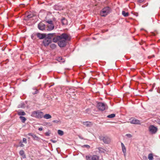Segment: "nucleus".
Returning <instances> with one entry per match:
<instances>
[{"mask_svg": "<svg viewBox=\"0 0 160 160\" xmlns=\"http://www.w3.org/2000/svg\"><path fill=\"white\" fill-rule=\"evenodd\" d=\"M45 27V25L42 22H40L38 25V28L41 30L43 31L44 30Z\"/></svg>", "mask_w": 160, "mask_h": 160, "instance_id": "obj_10", "label": "nucleus"}, {"mask_svg": "<svg viewBox=\"0 0 160 160\" xmlns=\"http://www.w3.org/2000/svg\"><path fill=\"white\" fill-rule=\"evenodd\" d=\"M115 116V114L113 113L107 116V117L109 118H114Z\"/></svg>", "mask_w": 160, "mask_h": 160, "instance_id": "obj_24", "label": "nucleus"}, {"mask_svg": "<svg viewBox=\"0 0 160 160\" xmlns=\"http://www.w3.org/2000/svg\"><path fill=\"white\" fill-rule=\"evenodd\" d=\"M111 11V8L109 7H106L103 8L100 12L101 16L105 17L109 14Z\"/></svg>", "mask_w": 160, "mask_h": 160, "instance_id": "obj_2", "label": "nucleus"}, {"mask_svg": "<svg viewBox=\"0 0 160 160\" xmlns=\"http://www.w3.org/2000/svg\"><path fill=\"white\" fill-rule=\"evenodd\" d=\"M37 37L40 39H44L46 37V35L44 34H42L40 33H38L37 34Z\"/></svg>", "mask_w": 160, "mask_h": 160, "instance_id": "obj_11", "label": "nucleus"}, {"mask_svg": "<svg viewBox=\"0 0 160 160\" xmlns=\"http://www.w3.org/2000/svg\"><path fill=\"white\" fill-rule=\"evenodd\" d=\"M34 90H35V91L34 92H32V94H37L38 93V91L37 89H34Z\"/></svg>", "mask_w": 160, "mask_h": 160, "instance_id": "obj_29", "label": "nucleus"}, {"mask_svg": "<svg viewBox=\"0 0 160 160\" xmlns=\"http://www.w3.org/2000/svg\"><path fill=\"white\" fill-rule=\"evenodd\" d=\"M149 130L152 134H155L157 131L158 128L153 125H151L149 127Z\"/></svg>", "mask_w": 160, "mask_h": 160, "instance_id": "obj_7", "label": "nucleus"}, {"mask_svg": "<svg viewBox=\"0 0 160 160\" xmlns=\"http://www.w3.org/2000/svg\"><path fill=\"white\" fill-rule=\"evenodd\" d=\"M50 131H49L48 132H46L45 133V135L46 136H49L50 135Z\"/></svg>", "mask_w": 160, "mask_h": 160, "instance_id": "obj_28", "label": "nucleus"}, {"mask_svg": "<svg viewBox=\"0 0 160 160\" xmlns=\"http://www.w3.org/2000/svg\"><path fill=\"white\" fill-rule=\"evenodd\" d=\"M148 158L149 160H153V155L152 153L149 154L148 155Z\"/></svg>", "mask_w": 160, "mask_h": 160, "instance_id": "obj_20", "label": "nucleus"}, {"mask_svg": "<svg viewBox=\"0 0 160 160\" xmlns=\"http://www.w3.org/2000/svg\"><path fill=\"white\" fill-rule=\"evenodd\" d=\"M142 158L143 160H147V158L146 156H143Z\"/></svg>", "mask_w": 160, "mask_h": 160, "instance_id": "obj_36", "label": "nucleus"}, {"mask_svg": "<svg viewBox=\"0 0 160 160\" xmlns=\"http://www.w3.org/2000/svg\"><path fill=\"white\" fill-rule=\"evenodd\" d=\"M144 0H138V2L141 3L143 2Z\"/></svg>", "mask_w": 160, "mask_h": 160, "instance_id": "obj_38", "label": "nucleus"}, {"mask_svg": "<svg viewBox=\"0 0 160 160\" xmlns=\"http://www.w3.org/2000/svg\"><path fill=\"white\" fill-rule=\"evenodd\" d=\"M20 154L22 156L23 158L25 157V155L24 154V151L23 150H21L19 152Z\"/></svg>", "mask_w": 160, "mask_h": 160, "instance_id": "obj_19", "label": "nucleus"}, {"mask_svg": "<svg viewBox=\"0 0 160 160\" xmlns=\"http://www.w3.org/2000/svg\"><path fill=\"white\" fill-rule=\"evenodd\" d=\"M38 130L40 131H41L42 130V128H38Z\"/></svg>", "mask_w": 160, "mask_h": 160, "instance_id": "obj_44", "label": "nucleus"}, {"mask_svg": "<svg viewBox=\"0 0 160 160\" xmlns=\"http://www.w3.org/2000/svg\"><path fill=\"white\" fill-rule=\"evenodd\" d=\"M126 136H127L128 138H131L132 137V135L130 134H127L126 135Z\"/></svg>", "mask_w": 160, "mask_h": 160, "instance_id": "obj_30", "label": "nucleus"}, {"mask_svg": "<svg viewBox=\"0 0 160 160\" xmlns=\"http://www.w3.org/2000/svg\"><path fill=\"white\" fill-rule=\"evenodd\" d=\"M47 27V30L50 31L54 29V26L53 24H49L48 25Z\"/></svg>", "mask_w": 160, "mask_h": 160, "instance_id": "obj_12", "label": "nucleus"}, {"mask_svg": "<svg viewBox=\"0 0 160 160\" xmlns=\"http://www.w3.org/2000/svg\"><path fill=\"white\" fill-rule=\"evenodd\" d=\"M83 148H90V146L88 145H84L82 146Z\"/></svg>", "mask_w": 160, "mask_h": 160, "instance_id": "obj_27", "label": "nucleus"}, {"mask_svg": "<svg viewBox=\"0 0 160 160\" xmlns=\"http://www.w3.org/2000/svg\"><path fill=\"white\" fill-rule=\"evenodd\" d=\"M56 45L54 43H51L50 45V47L52 49H55L56 47Z\"/></svg>", "mask_w": 160, "mask_h": 160, "instance_id": "obj_18", "label": "nucleus"}, {"mask_svg": "<svg viewBox=\"0 0 160 160\" xmlns=\"http://www.w3.org/2000/svg\"><path fill=\"white\" fill-rule=\"evenodd\" d=\"M55 33H49L48 35V37L47 38H49L51 39V38L55 36Z\"/></svg>", "mask_w": 160, "mask_h": 160, "instance_id": "obj_21", "label": "nucleus"}, {"mask_svg": "<svg viewBox=\"0 0 160 160\" xmlns=\"http://www.w3.org/2000/svg\"><path fill=\"white\" fill-rule=\"evenodd\" d=\"M52 42L51 39L49 38H45L44 39L43 41V45L45 47L48 46Z\"/></svg>", "mask_w": 160, "mask_h": 160, "instance_id": "obj_8", "label": "nucleus"}, {"mask_svg": "<svg viewBox=\"0 0 160 160\" xmlns=\"http://www.w3.org/2000/svg\"><path fill=\"white\" fill-rule=\"evenodd\" d=\"M32 137L34 138H37V137L36 136V135L34 134H33Z\"/></svg>", "mask_w": 160, "mask_h": 160, "instance_id": "obj_39", "label": "nucleus"}, {"mask_svg": "<svg viewBox=\"0 0 160 160\" xmlns=\"http://www.w3.org/2000/svg\"><path fill=\"white\" fill-rule=\"evenodd\" d=\"M122 15L124 17H127L129 15L128 12H126L125 11H122Z\"/></svg>", "mask_w": 160, "mask_h": 160, "instance_id": "obj_22", "label": "nucleus"}, {"mask_svg": "<svg viewBox=\"0 0 160 160\" xmlns=\"http://www.w3.org/2000/svg\"><path fill=\"white\" fill-rule=\"evenodd\" d=\"M47 22L48 23V24H52V21L51 20L48 21H47Z\"/></svg>", "mask_w": 160, "mask_h": 160, "instance_id": "obj_35", "label": "nucleus"}, {"mask_svg": "<svg viewBox=\"0 0 160 160\" xmlns=\"http://www.w3.org/2000/svg\"><path fill=\"white\" fill-rule=\"evenodd\" d=\"M62 24L64 25H66L67 23V21L64 18H63L62 19Z\"/></svg>", "mask_w": 160, "mask_h": 160, "instance_id": "obj_16", "label": "nucleus"}, {"mask_svg": "<svg viewBox=\"0 0 160 160\" xmlns=\"http://www.w3.org/2000/svg\"><path fill=\"white\" fill-rule=\"evenodd\" d=\"M23 142L25 144H26L27 143V139L25 138H23Z\"/></svg>", "mask_w": 160, "mask_h": 160, "instance_id": "obj_32", "label": "nucleus"}, {"mask_svg": "<svg viewBox=\"0 0 160 160\" xmlns=\"http://www.w3.org/2000/svg\"><path fill=\"white\" fill-rule=\"evenodd\" d=\"M19 118L22 122L23 123H24L25 122V121L26 120V118L24 117L20 116L19 117Z\"/></svg>", "mask_w": 160, "mask_h": 160, "instance_id": "obj_17", "label": "nucleus"}, {"mask_svg": "<svg viewBox=\"0 0 160 160\" xmlns=\"http://www.w3.org/2000/svg\"><path fill=\"white\" fill-rule=\"evenodd\" d=\"M97 107L100 111H103L107 108V105L102 102H98L97 105Z\"/></svg>", "mask_w": 160, "mask_h": 160, "instance_id": "obj_4", "label": "nucleus"}, {"mask_svg": "<svg viewBox=\"0 0 160 160\" xmlns=\"http://www.w3.org/2000/svg\"><path fill=\"white\" fill-rule=\"evenodd\" d=\"M62 58L61 57H59L58 59V60L59 62H62Z\"/></svg>", "mask_w": 160, "mask_h": 160, "instance_id": "obj_31", "label": "nucleus"}, {"mask_svg": "<svg viewBox=\"0 0 160 160\" xmlns=\"http://www.w3.org/2000/svg\"><path fill=\"white\" fill-rule=\"evenodd\" d=\"M71 39V38L69 35L64 33L53 38L52 41L54 42H58V45L60 47L62 48L66 46L67 41H70Z\"/></svg>", "mask_w": 160, "mask_h": 160, "instance_id": "obj_1", "label": "nucleus"}, {"mask_svg": "<svg viewBox=\"0 0 160 160\" xmlns=\"http://www.w3.org/2000/svg\"><path fill=\"white\" fill-rule=\"evenodd\" d=\"M58 7V6H57V5H56V6H55V8L56 9H57V10H58V9L57 8V7Z\"/></svg>", "mask_w": 160, "mask_h": 160, "instance_id": "obj_45", "label": "nucleus"}, {"mask_svg": "<svg viewBox=\"0 0 160 160\" xmlns=\"http://www.w3.org/2000/svg\"><path fill=\"white\" fill-rule=\"evenodd\" d=\"M33 16V14H29L27 16V17L28 18H31Z\"/></svg>", "mask_w": 160, "mask_h": 160, "instance_id": "obj_26", "label": "nucleus"}, {"mask_svg": "<svg viewBox=\"0 0 160 160\" xmlns=\"http://www.w3.org/2000/svg\"><path fill=\"white\" fill-rule=\"evenodd\" d=\"M79 138H81V139H83V138H82V137H80V136H79Z\"/></svg>", "mask_w": 160, "mask_h": 160, "instance_id": "obj_47", "label": "nucleus"}, {"mask_svg": "<svg viewBox=\"0 0 160 160\" xmlns=\"http://www.w3.org/2000/svg\"><path fill=\"white\" fill-rule=\"evenodd\" d=\"M43 117L46 119H48L51 118H52V117L49 114H46L44 115H43Z\"/></svg>", "mask_w": 160, "mask_h": 160, "instance_id": "obj_15", "label": "nucleus"}, {"mask_svg": "<svg viewBox=\"0 0 160 160\" xmlns=\"http://www.w3.org/2000/svg\"><path fill=\"white\" fill-rule=\"evenodd\" d=\"M83 124L87 127H90L92 125V123L91 122L86 121L83 122Z\"/></svg>", "mask_w": 160, "mask_h": 160, "instance_id": "obj_13", "label": "nucleus"}, {"mask_svg": "<svg viewBox=\"0 0 160 160\" xmlns=\"http://www.w3.org/2000/svg\"><path fill=\"white\" fill-rule=\"evenodd\" d=\"M59 122H60L59 120H54L52 121V122L55 123H58Z\"/></svg>", "mask_w": 160, "mask_h": 160, "instance_id": "obj_33", "label": "nucleus"}, {"mask_svg": "<svg viewBox=\"0 0 160 160\" xmlns=\"http://www.w3.org/2000/svg\"><path fill=\"white\" fill-rule=\"evenodd\" d=\"M99 151H100V152H104V151H102L101 150V149H102V150H103V149H102L101 148H99Z\"/></svg>", "mask_w": 160, "mask_h": 160, "instance_id": "obj_37", "label": "nucleus"}, {"mask_svg": "<svg viewBox=\"0 0 160 160\" xmlns=\"http://www.w3.org/2000/svg\"><path fill=\"white\" fill-rule=\"evenodd\" d=\"M21 143H22V142L21 141H20V142H19V144H21Z\"/></svg>", "mask_w": 160, "mask_h": 160, "instance_id": "obj_46", "label": "nucleus"}, {"mask_svg": "<svg viewBox=\"0 0 160 160\" xmlns=\"http://www.w3.org/2000/svg\"><path fill=\"white\" fill-rule=\"evenodd\" d=\"M43 112L39 111H34L32 112L31 116L38 118H41L43 116Z\"/></svg>", "mask_w": 160, "mask_h": 160, "instance_id": "obj_3", "label": "nucleus"}, {"mask_svg": "<svg viewBox=\"0 0 160 160\" xmlns=\"http://www.w3.org/2000/svg\"><path fill=\"white\" fill-rule=\"evenodd\" d=\"M17 114L19 116H25L26 114L25 112L22 110H18L17 111Z\"/></svg>", "mask_w": 160, "mask_h": 160, "instance_id": "obj_14", "label": "nucleus"}, {"mask_svg": "<svg viewBox=\"0 0 160 160\" xmlns=\"http://www.w3.org/2000/svg\"><path fill=\"white\" fill-rule=\"evenodd\" d=\"M156 121L157 123L160 125V119L158 118Z\"/></svg>", "mask_w": 160, "mask_h": 160, "instance_id": "obj_34", "label": "nucleus"}, {"mask_svg": "<svg viewBox=\"0 0 160 160\" xmlns=\"http://www.w3.org/2000/svg\"><path fill=\"white\" fill-rule=\"evenodd\" d=\"M130 122L131 123L140 124H141L140 121L138 119L134 118H132L130 119Z\"/></svg>", "mask_w": 160, "mask_h": 160, "instance_id": "obj_9", "label": "nucleus"}, {"mask_svg": "<svg viewBox=\"0 0 160 160\" xmlns=\"http://www.w3.org/2000/svg\"><path fill=\"white\" fill-rule=\"evenodd\" d=\"M121 145L122 148L124 147H125V146L124 145V144L122 142L121 143Z\"/></svg>", "mask_w": 160, "mask_h": 160, "instance_id": "obj_43", "label": "nucleus"}, {"mask_svg": "<svg viewBox=\"0 0 160 160\" xmlns=\"http://www.w3.org/2000/svg\"><path fill=\"white\" fill-rule=\"evenodd\" d=\"M19 146L20 147H23L24 146V145L22 143H21V144Z\"/></svg>", "mask_w": 160, "mask_h": 160, "instance_id": "obj_40", "label": "nucleus"}, {"mask_svg": "<svg viewBox=\"0 0 160 160\" xmlns=\"http://www.w3.org/2000/svg\"><path fill=\"white\" fill-rule=\"evenodd\" d=\"M122 151L123 153H124V155L125 156L126 154V148L125 147H124L122 148Z\"/></svg>", "mask_w": 160, "mask_h": 160, "instance_id": "obj_25", "label": "nucleus"}, {"mask_svg": "<svg viewBox=\"0 0 160 160\" xmlns=\"http://www.w3.org/2000/svg\"><path fill=\"white\" fill-rule=\"evenodd\" d=\"M50 141L52 142H53V143H55L56 142V141L53 140H51Z\"/></svg>", "mask_w": 160, "mask_h": 160, "instance_id": "obj_41", "label": "nucleus"}, {"mask_svg": "<svg viewBox=\"0 0 160 160\" xmlns=\"http://www.w3.org/2000/svg\"><path fill=\"white\" fill-rule=\"evenodd\" d=\"M33 134L32 133H29L28 135L29 136H32V135H33Z\"/></svg>", "mask_w": 160, "mask_h": 160, "instance_id": "obj_42", "label": "nucleus"}, {"mask_svg": "<svg viewBox=\"0 0 160 160\" xmlns=\"http://www.w3.org/2000/svg\"><path fill=\"white\" fill-rule=\"evenodd\" d=\"M58 134L60 135V136H62L64 134L63 132L60 130H58Z\"/></svg>", "mask_w": 160, "mask_h": 160, "instance_id": "obj_23", "label": "nucleus"}, {"mask_svg": "<svg viewBox=\"0 0 160 160\" xmlns=\"http://www.w3.org/2000/svg\"><path fill=\"white\" fill-rule=\"evenodd\" d=\"M87 160H99V157L97 155H87L86 157Z\"/></svg>", "mask_w": 160, "mask_h": 160, "instance_id": "obj_5", "label": "nucleus"}, {"mask_svg": "<svg viewBox=\"0 0 160 160\" xmlns=\"http://www.w3.org/2000/svg\"><path fill=\"white\" fill-rule=\"evenodd\" d=\"M99 138L102 141L105 143H109L111 142V139L107 136H100Z\"/></svg>", "mask_w": 160, "mask_h": 160, "instance_id": "obj_6", "label": "nucleus"}]
</instances>
